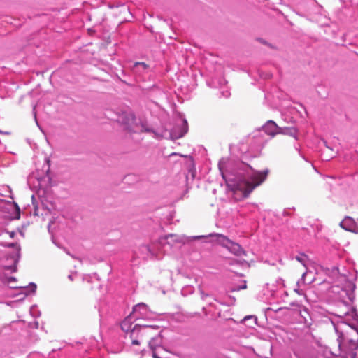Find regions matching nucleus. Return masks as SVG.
I'll list each match as a JSON object with an SVG mask.
<instances>
[{
	"label": "nucleus",
	"instance_id": "obj_15",
	"mask_svg": "<svg viewBox=\"0 0 358 358\" xmlns=\"http://www.w3.org/2000/svg\"><path fill=\"white\" fill-rule=\"evenodd\" d=\"M141 250L145 254L142 257L145 258L149 255L153 256L155 255V252L152 250L150 245H143L141 247Z\"/></svg>",
	"mask_w": 358,
	"mask_h": 358
},
{
	"label": "nucleus",
	"instance_id": "obj_5",
	"mask_svg": "<svg viewBox=\"0 0 358 358\" xmlns=\"http://www.w3.org/2000/svg\"><path fill=\"white\" fill-rule=\"evenodd\" d=\"M117 122L123 124L125 129L129 132H136L138 123L134 114L131 111L123 112L119 115Z\"/></svg>",
	"mask_w": 358,
	"mask_h": 358
},
{
	"label": "nucleus",
	"instance_id": "obj_7",
	"mask_svg": "<svg viewBox=\"0 0 358 358\" xmlns=\"http://www.w3.org/2000/svg\"><path fill=\"white\" fill-rule=\"evenodd\" d=\"M2 245H4V244ZM5 246L8 248H15V250L9 254L8 257V259L11 260L13 264L10 266H5V268L8 270L15 272L16 271V264L18 262L20 258V248L17 244L13 243L5 245Z\"/></svg>",
	"mask_w": 358,
	"mask_h": 358
},
{
	"label": "nucleus",
	"instance_id": "obj_35",
	"mask_svg": "<svg viewBox=\"0 0 358 358\" xmlns=\"http://www.w3.org/2000/svg\"><path fill=\"white\" fill-rule=\"evenodd\" d=\"M357 234H358V218H357Z\"/></svg>",
	"mask_w": 358,
	"mask_h": 358
},
{
	"label": "nucleus",
	"instance_id": "obj_12",
	"mask_svg": "<svg viewBox=\"0 0 358 358\" xmlns=\"http://www.w3.org/2000/svg\"><path fill=\"white\" fill-rule=\"evenodd\" d=\"M309 275H312V273L311 272H304L301 276V278L298 280L297 282H296V286H297V288L295 289V292H296L298 294H301L299 289H300V287H301L302 285H309L310 283L313 282V278H311L308 281L306 282V278Z\"/></svg>",
	"mask_w": 358,
	"mask_h": 358
},
{
	"label": "nucleus",
	"instance_id": "obj_25",
	"mask_svg": "<svg viewBox=\"0 0 358 358\" xmlns=\"http://www.w3.org/2000/svg\"><path fill=\"white\" fill-rule=\"evenodd\" d=\"M14 236H15V232L14 231H12V232L10 233V238H13Z\"/></svg>",
	"mask_w": 358,
	"mask_h": 358
},
{
	"label": "nucleus",
	"instance_id": "obj_13",
	"mask_svg": "<svg viewBox=\"0 0 358 358\" xmlns=\"http://www.w3.org/2000/svg\"><path fill=\"white\" fill-rule=\"evenodd\" d=\"M279 134L289 135L297 138V130L294 127H280Z\"/></svg>",
	"mask_w": 358,
	"mask_h": 358
},
{
	"label": "nucleus",
	"instance_id": "obj_32",
	"mask_svg": "<svg viewBox=\"0 0 358 358\" xmlns=\"http://www.w3.org/2000/svg\"><path fill=\"white\" fill-rule=\"evenodd\" d=\"M229 297L230 299H233V301H235V298H234V297H232V296H229Z\"/></svg>",
	"mask_w": 358,
	"mask_h": 358
},
{
	"label": "nucleus",
	"instance_id": "obj_1",
	"mask_svg": "<svg viewBox=\"0 0 358 358\" xmlns=\"http://www.w3.org/2000/svg\"><path fill=\"white\" fill-rule=\"evenodd\" d=\"M218 169L228 188L242 191L245 197L266 179L269 172L268 169L257 171L243 160L224 157L219 161Z\"/></svg>",
	"mask_w": 358,
	"mask_h": 358
},
{
	"label": "nucleus",
	"instance_id": "obj_17",
	"mask_svg": "<svg viewBox=\"0 0 358 358\" xmlns=\"http://www.w3.org/2000/svg\"><path fill=\"white\" fill-rule=\"evenodd\" d=\"M246 287H247L246 281L244 280L242 285H239V286H237V287H233L232 288H231L230 292L240 291L241 289H246Z\"/></svg>",
	"mask_w": 358,
	"mask_h": 358
},
{
	"label": "nucleus",
	"instance_id": "obj_20",
	"mask_svg": "<svg viewBox=\"0 0 358 358\" xmlns=\"http://www.w3.org/2000/svg\"><path fill=\"white\" fill-rule=\"evenodd\" d=\"M249 319H254L255 323H256V321H257V317H253V316H246V317L244 318V320H249Z\"/></svg>",
	"mask_w": 358,
	"mask_h": 358
},
{
	"label": "nucleus",
	"instance_id": "obj_19",
	"mask_svg": "<svg viewBox=\"0 0 358 358\" xmlns=\"http://www.w3.org/2000/svg\"><path fill=\"white\" fill-rule=\"evenodd\" d=\"M43 207L45 209H47L50 213L54 209V206L52 203H50V207L45 206L44 203L42 204Z\"/></svg>",
	"mask_w": 358,
	"mask_h": 358
},
{
	"label": "nucleus",
	"instance_id": "obj_8",
	"mask_svg": "<svg viewBox=\"0 0 358 358\" xmlns=\"http://www.w3.org/2000/svg\"><path fill=\"white\" fill-rule=\"evenodd\" d=\"M188 131V124L185 119L182 118L180 123L176 124L172 130L171 135L173 138H180L183 137Z\"/></svg>",
	"mask_w": 358,
	"mask_h": 358
},
{
	"label": "nucleus",
	"instance_id": "obj_9",
	"mask_svg": "<svg viewBox=\"0 0 358 358\" xmlns=\"http://www.w3.org/2000/svg\"><path fill=\"white\" fill-rule=\"evenodd\" d=\"M340 226L345 230L357 234V220L346 216L340 223Z\"/></svg>",
	"mask_w": 358,
	"mask_h": 358
},
{
	"label": "nucleus",
	"instance_id": "obj_26",
	"mask_svg": "<svg viewBox=\"0 0 358 358\" xmlns=\"http://www.w3.org/2000/svg\"><path fill=\"white\" fill-rule=\"evenodd\" d=\"M214 300H215V301H217V302H219L220 304H225L224 303H223V302L220 301V300H218V299H216V298H215V299H214Z\"/></svg>",
	"mask_w": 358,
	"mask_h": 358
},
{
	"label": "nucleus",
	"instance_id": "obj_16",
	"mask_svg": "<svg viewBox=\"0 0 358 358\" xmlns=\"http://www.w3.org/2000/svg\"><path fill=\"white\" fill-rule=\"evenodd\" d=\"M25 289H26V294H34L36 292V285L34 282H31L29 285V287H24Z\"/></svg>",
	"mask_w": 358,
	"mask_h": 358
},
{
	"label": "nucleus",
	"instance_id": "obj_31",
	"mask_svg": "<svg viewBox=\"0 0 358 358\" xmlns=\"http://www.w3.org/2000/svg\"><path fill=\"white\" fill-rule=\"evenodd\" d=\"M15 206H16L17 210V211L19 213L20 212V208H19V207H18V206L17 204Z\"/></svg>",
	"mask_w": 358,
	"mask_h": 358
},
{
	"label": "nucleus",
	"instance_id": "obj_6",
	"mask_svg": "<svg viewBox=\"0 0 358 358\" xmlns=\"http://www.w3.org/2000/svg\"><path fill=\"white\" fill-rule=\"evenodd\" d=\"M131 314L134 320H136L139 319H147L149 317L150 311L145 303H140L133 307V310Z\"/></svg>",
	"mask_w": 358,
	"mask_h": 358
},
{
	"label": "nucleus",
	"instance_id": "obj_29",
	"mask_svg": "<svg viewBox=\"0 0 358 358\" xmlns=\"http://www.w3.org/2000/svg\"><path fill=\"white\" fill-rule=\"evenodd\" d=\"M0 133H1V134H9V132H3V131H0Z\"/></svg>",
	"mask_w": 358,
	"mask_h": 358
},
{
	"label": "nucleus",
	"instance_id": "obj_4",
	"mask_svg": "<svg viewBox=\"0 0 358 358\" xmlns=\"http://www.w3.org/2000/svg\"><path fill=\"white\" fill-rule=\"evenodd\" d=\"M134 317L131 316L130 313L121 323V329L122 331L125 332H130L131 337L134 336V334L136 332H138L141 328H150V329H158L157 326L155 325H146V324H136L134 327H132L134 321H135Z\"/></svg>",
	"mask_w": 358,
	"mask_h": 358
},
{
	"label": "nucleus",
	"instance_id": "obj_23",
	"mask_svg": "<svg viewBox=\"0 0 358 358\" xmlns=\"http://www.w3.org/2000/svg\"><path fill=\"white\" fill-rule=\"evenodd\" d=\"M346 294L348 296V299H350V301H352V298H353L352 293H350V294H347L346 293Z\"/></svg>",
	"mask_w": 358,
	"mask_h": 358
},
{
	"label": "nucleus",
	"instance_id": "obj_34",
	"mask_svg": "<svg viewBox=\"0 0 358 358\" xmlns=\"http://www.w3.org/2000/svg\"><path fill=\"white\" fill-rule=\"evenodd\" d=\"M10 279H11V281L15 280V278H13V277H12V278H10Z\"/></svg>",
	"mask_w": 358,
	"mask_h": 358
},
{
	"label": "nucleus",
	"instance_id": "obj_22",
	"mask_svg": "<svg viewBox=\"0 0 358 358\" xmlns=\"http://www.w3.org/2000/svg\"><path fill=\"white\" fill-rule=\"evenodd\" d=\"M141 127H142V130H144L148 132L150 131V129L145 128L144 124H143V123L141 124Z\"/></svg>",
	"mask_w": 358,
	"mask_h": 358
},
{
	"label": "nucleus",
	"instance_id": "obj_2",
	"mask_svg": "<svg viewBox=\"0 0 358 358\" xmlns=\"http://www.w3.org/2000/svg\"><path fill=\"white\" fill-rule=\"evenodd\" d=\"M176 236L173 234H169L164 237H162L159 239V244L164 245L165 243L168 245H169V239L171 238L173 241L177 242H187L189 240H198L205 238H213L215 237V241H216L218 244L222 245L223 248H225L227 249L233 255L241 257V256H245L246 252L245 250L241 247L240 244L238 243H236L231 239H229L227 236L221 234H216V233H212L208 234V236H191V237H186L182 236L178 238H175Z\"/></svg>",
	"mask_w": 358,
	"mask_h": 358
},
{
	"label": "nucleus",
	"instance_id": "obj_10",
	"mask_svg": "<svg viewBox=\"0 0 358 358\" xmlns=\"http://www.w3.org/2000/svg\"><path fill=\"white\" fill-rule=\"evenodd\" d=\"M280 127H278L275 122L273 120H268L266 123L262 127V130L267 134L268 135L271 136L272 137L279 134Z\"/></svg>",
	"mask_w": 358,
	"mask_h": 358
},
{
	"label": "nucleus",
	"instance_id": "obj_3",
	"mask_svg": "<svg viewBox=\"0 0 358 358\" xmlns=\"http://www.w3.org/2000/svg\"><path fill=\"white\" fill-rule=\"evenodd\" d=\"M265 144L264 137L257 134L248 137L246 143L240 145L239 150L243 154L242 158L247 159L257 157Z\"/></svg>",
	"mask_w": 358,
	"mask_h": 358
},
{
	"label": "nucleus",
	"instance_id": "obj_11",
	"mask_svg": "<svg viewBox=\"0 0 358 358\" xmlns=\"http://www.w3.org/2000/svg\"><path fill=\"white\" fill-rule=\"evenodd\" d=\"M148 69V66L144 62H136L131 68L132 72L138 76H143Z\"/></svg>",
	"mask_w": 358,
	"mask_h": 358
},
{
	"label": "nucleus",
	"instance_id": "obj_24",
	"mask_svg": "<svg viewBox=\"0 0 358 358\" xmlns=\"http://www.w3.org/2000/svg\"><path fill=\"white\" fill-rule=\"evenodd\" d=\"M132 344L133 345H138L139 344V342L137 339H133L132 340Z\"/></svg>",
	"mask_w": 358,
	"mask_h": 358
},
{
	"label": "nucleus",
	"instance_id": "obj_28",
	"mask_svg": "<svg viewBox=\"0 0 358 358\" xmlns=\"http://www.w3.org/2000/svg\"><path fill=\"white\" fill-rule=\"evenodd\" d=\"M0 133H1V134H9V132H3V131H0Z\"/></svg>",
	"mask_w": 358,
	"mask_h": 358
},
{
	"label": "nucleus",
	"instance_id": "obj_14",
	"mask_svg": "<svg viewBox=\"0 0 358 358\" xmlns=\"http://www.w3.org/2000/svg\"><path fill=\"white\" fill-rule=\"evenodd\" d=\"M292 259H296L297 262L301 263L306 268L307 267V266L309 263L308 257L303 252H300V253L293 256Z\"/></svg>",
	"mask_w": 358,
	"mask_h": 358
},
{
	"label": "nucleus",
	"instance_id": "obj_33",
	"mask_svg": "<svg viewBox=\"0 0 358 358\" xmlns=\"http://www.w3.org/2000/svg\"><path fill=\"white\" fill-rule=\"evenodd\" d=\"M50 224H51V222L49 223V225H48V230L50 231Z\"/></svg>",
	"mask_w": 358,
	"mask_h": 358
},
{
	"label": "nucleus",
	"instance_id": "obj_30",
	"mask_svg": "<svg viewBox=\"0 0 358 358\" xmlns=\"http://www.w3.org/2000/svg\"><path fill=\"white\" fill-rule=\"evenodd\" d=\"M259 41H260L261 43H266V42H265L264 40H262V39H259Z\"/></svg>",
	"mask_w": 358,
	"mask_h": 358
},
{
	"label": "nucleus",
	"instance_id": "obj_21",
	"mask_svg": "<svg viewBox=\"0 0 358 358\" xmlns=\"http://www.w3.org/2000/svg\"><path fill=\"white\" fill-rule=\"evenodd\" d=\"M201 299L203 300H204L208 296V294L204 293V292H203V291L201 292Z\"/></svg>",
	"mask_w": 358,
	"mask_h": 358
},
{
	"label": "nucleus",
	"instance_id": "obj_27",
	"mask_svg": "<svg viewBox=\"0 0 358 358\" xmlns=\"http://www.w3.org/2000/svg\"><path fill=\"white\" fill-rule=\"evenodd\" d=\"M68 278H69V280H73V276H72V275H69L68 276Z\"/></svg>",
	"mask_w": 358,
	"mask_h": 358
},
{
	"label": "nucleus",
	"instance_id": "obj_18",
	"mask_svg": "<svg viewBox=\"0 0 358 358\" xmlns=\"http://www.w3.org/2000/svg\"><path fill=\"white\" fill-rule=\"evenodd\" d=\"M220 94H221V96H223L224 98L229 97V96L231 94L229 90H227L220 91Z\"/></svg>",
	"mask_w": 358,
	"mask_h": 358
}]
</instances>
